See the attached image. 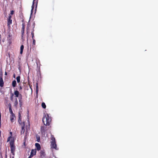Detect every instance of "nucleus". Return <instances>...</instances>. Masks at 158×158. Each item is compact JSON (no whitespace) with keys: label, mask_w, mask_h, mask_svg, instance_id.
I'll return each instance as SVG.
<instances>
[{"label":"nucleus","mask_w":158,"mask_h":158,"mask_svg":"<svg viewBox=\"0 0 158 158\" xmlns=\"http://www.w3.org/2000/svg\"><path fill=\"white\" fill-rule=\"evenodd\" d=\"M14 94L16 97H18L20 94H19V92L17 90H16L14 91Z\"/></svg>","instance_id":"nucleus-11"},{"label":"nucleus","mask_w":158,"mask_h":158,"mask_svg":"<svg viewBox=\"0 0 158 158\" xmlns=\"http://www.w3.org/2000/svg\"><path fill=\"white\" fill-rule=\"evenodd\" d=\"M36 141L38 142H40V136L37 135H36Z\"/></svg>","instance_id":"nucleus-21"},{"label":"nucleus","mask_w":158,"mask_h":158,"mask_svg":"<svg viewBox=\"0 0 158 158\" xmlns=\"http://www.w3.org/2000/svg\"><path fill=\"white\" fill-rule=\"evenodd\" d=\"M4 82L2 78V75L0 76V86L3 87L4 86Z\"/></svg>","instance_id":"nucleus-7"},{"label":"nucleus","mask_w":158,"mask_h":158,"mask_svg":"<svg viewBox=\"0 0 158 158\" xmlns=\"http://www.w3.org/2000/svg\"><path fill=\"white\" fill-rule=\"evenodd\" d=\"M9 139H8V140H7V141H9Z\"/></svg>","instance_id":"nucleus-35"},{"label":"nucleus","mask_w":158,"mask_h":158,"mask_svg":"<svg viewBox=\"0 0 158 158\" xmlns=\"http://www.w3.org/2000/svg\"><path fill=\"white\" fill-rule=\"evenodd\" d=\"M33 45H35V40L34 39H33Z\"/></svg>","instance_id":"nucleus-26"},{"label":"nucleus","mask_w":158,"mask_h":158,"mask_svg":"<svg viewBox=\"0 0 158 158\" xmlns=\"http://www.w3.org/2000/svg\"><path fill=\"white\" fill-rule=\"evenodd\" d=\"M21 111H19V113H18V116H19V119H21Z\"/></svg>","instance_id":"nucleus-23"},{"label":"nucleus","mask_w":158,"mask_h":158,"mask_svg":"<svg viewBox=\"0 0 158 158\" xmlns=\"http://www.w3.org/2000/svg\"><path fill=\"white\" fill-rule=\"evenodd\" d=\"M51 117L48 114H47L46 115H44L42 119L44 125L45 126H49L51 123Z\"/></svg>","instance_id":"nucleus-1"},{"label":"nucleus","mask_w":158,"mask_h":158,"mask_svg":"<svg viewBox=\"0 0 158 158\" xmlns=\"http://www.w3.org/2000/svg\"><path fill=\"white\" fill-rule=\"evenodd\" d=\"M18 122H19V124H21V119H19V120H18Z\"/></svg>","instance_id":"nucleus-30"},{"label":"nucleus","mask_w":158,"mask_h":158,"mask_svg":"<svg viewBox=\"0 0 158 158\" xmlns=\"http://www.w3.org/2000/svg\"><path fill=\"white\" fill-rule=\"evenodd\" d=\"M8 106L9 107V112H11V111H12V108H11V104L10 103H9L8 104Z\"/></svg>","instance_id":"nucleus-17"},{"label":"nucleus","mask_w":158,"mask_h":158,"mask_svg":"<svg viewBox=\"0 0 158 158\" xmlns=\"http://www.w3.org/2000/svg\"><path fill=\"white\" fill-rule=\"evenodd\" d=\"M24 48L23 45H21L20 48V54H22L23 52V51Z\"/></svg>","instance_id":"nucleus-14"},{"label":"nucleus","mask_w":158,"mask_h":158,"mask_svg":"<svg viewBox=\"0 0 158 158\" xmlns=\"http://www.w3.org/2000/svg\"><path fill=\"white\" fill-rule=\"evenodd\" d=\"M28 38H27V41L28 42ZM27 43H28V42H27Z\"/></svg>","instance_id":"nucleus-38"},{"label":"nucleus","mask_w":158,"mask_h":158,"mask_svg":"<svg viewBox=\"0 0 158 158\" xmlns=\"http://www.w3.org/2000/svg\"><path fill=\"white\" fill-rule=\"evenodd\" d=\"M9 37H10V35H9Z\"/></svg>","instance_id":"nucleus-37"},{"label":"nucleus","mask_w":158,"mask_h":158,"mask_svg":"<svg viewBox=\"0 0 158 158\" xmlns=\"http://www.w3.org/2000/svg\"><path fill=\"white\" fill-rule=\"evenodd\" d=\"M28 27L27 28V34H28Z\"/></svg>","instance_id":"nucleus-31"},{"label":"nucleus","mask_w":158,"mask_h":158,"mask_svg":"<svg viewBox=\"0 0 158 158\" xmlns=\"http://www.w3.org/2000/svg\"><path fill=\"white\" fill-rule=\"evenodd\" d=\"M35 146L37 148V150L38 151H39L41 148V147L40 145L38 143H35Z\"/></svg>","instance_id":"nucleus-10"},{"label":"nucleus","mask_w":158,"mask_h":158,"mask_svg":"<svg viewBox=\"0 0 158 158\" xmlns=\"http://www.w3.org/2000/svg\"><path fill=\"white\" fill-rule=\"evenodd\" d=\"M19 105L20 107H21L23 105V100L22 95L21 94H20V97L19 98Z\"/></svg>","instance_id":"nucleus-8"},{"label":"nucleus","mask_w":158,"mask_h":158,"mask_svg":"<svg viewBox=\"0 0 158 158\" xmlns=\"http://www.w3.org/2000/svg\"><path fill=\"white\" fill-rule=\"evenodd\" d=\"M16 80L18 83H19L20 81V76H18L16 77Z\"/></svg>","instance_id":"nucleus-20"},{"label":"nucleus","mask_w":158,"mask_h":158,"mask_svg":"<svg viewBox=\"0 0 158 158\" xmlns=\"http://www.w3.org/2000/svg\"><path fill=\"white\" fill-rule=\"evenodd\" d=\"M18 102L17 98L15 99V102H14V106L15 107H17Z\"/></svg>","instance_id":"nucleus-13"},{"label":"nucleus","mask_w":158,"mask_h":158,"mask_svg":"<svg viewBox=\"0 0 158 158\" xmlns=\"http://www.w3.org/2000/svg\"><path fill=\"white\" fill-rule=\"evenodd\" d=\"M11 18L12 16L10 15H9V17L7 19V26H8V27H10V25L12 24V20L11 19Z\"/></svg>","instance_id":"nucleus-5"},{"label":"nucleus","mask_w":158,"mask_h":158,"mask_svg":"<svg viewBox=\"0 0 158 158\" xmlns=\"http://www.w3.org/2000/svg\"><path fill=\"white\" fill-rule=\"evenodd\" d=\"M36 152V149H32L30 156L33 157L34 155H35Z\"/></svg>","instance_id":"nucleus-9"},{"label":"nucleus","mask_w":158,"mask_h":158,"mask_svg":"<svg viewBox=\"0 0 158 158\" xmlns=\"http://www.w3.org/2000/svg\"><path fill=\"white\" fill-rule=\"evenodd\" d=\"M14 156H13L12 157V158H14Z\"/></svg>","instance_id":"nucleus-36"},{"label":"nucleus","mask_w":158,"mask_h":158,"mask_svg":"<svg viewBox=\"0 0 158 158\" xmlns=\"http://www.w3.org/2000/svg\"><path fill=\"white\" fill-rule=\"evenodd\" d=\"M22 27L21 29V37L23 41L24 40V38L23 37V35L24 34V30L25 28V25L24 23H23L22 24Z\"/></svg>","instance_id":"nucleus-4"},{"label":"nucleus","mask_w":158,"mask_h":158,"mask_svg":"<svg viewBox=\"0 0 158 158\" xmlns=\"http://www.w3.org/2000/svg\"><path fill=\"white\" fill-rule=\"evenodd\" d=\"M5 75L6 76L7 75V73L6 72H5Z\"/></svg>","instance_id":"nucleus-32"},{"label":"nucleus","mask_w":158,"mask_h":158,"mask_svg":"<svg viewBox=\"0 0 158 158\" xmlns=\"http://www.w3.org/2000/svg\"><path fill=\"white\" fill-rule=\"evenodd\" d=\"M10 134H12V132H10Z\"/></svg>","instance_id":"nucleus-40"},{"label":"nucleus","mask_w":158,"mask_h":158,"mask_svg":"<svg viewBox=\"0 0 158 158\" xmlns=\"http://www.w3.org/2000/svg\"><path fill=\"white\" fill-rule=\"evenodd\" d=\"M12 85L13 87H15L16 86V82L15 80H14L12 81Z\"/></svg>","instance_id":"nucleus-16"},{"label":"nucleus","mask_w":158,"mask_h":158,"mask_svg":"<svg viewBox=\"0 0 158 158\" xmlns=\"http://www.w3.org/2000/svg\"><path fill=\"white\" fill-rule=\"evenodd\" d=\"M26 139V138H25L24 139V140H25Z\"/></svg>","instance_id":"nucleus-39"},{"label":"nucleus","mask_w":158,"mask_h":158,"mask_svg":"<svg viewBox=\"0 0 158 158\" xmlns=\"http://www.w3.org/2000/svg\"><path fill=\"white\" fill-rule=\"evenodd\" d=\"M45 151L44 150H41L40 152V157L41 158H43L45 157Z\"/></svg>","instance_id":"nucleus-6"},{"label":"nucleus","mask_w":158,"mask_h":158,"mask_svg":"<svg viewBox=\"0 0 158 158\" xmlns=\"http://www.w3.org/2000/svg\"><path fill=\"white\" fill-rule=\"evenodd\" d=\"M11 114V115H15V114L13 113V111L11 112H10Z\"/></svg>","instance_id":"nucleus-28"},{"label":"nucleus","mask_w":158,"mask_h":158,"mask_svg":"<svg viewBox=\"0 0 158 158\" xmlns=\"http://www.w3.org/2000/svg\"><path fill=\"white\" fill-rule=\"evenodd\" d=\"M32 157V156H30L28 157V158H31Z\"/></svg>","instance_id":"nucleus-33"},{"label":"nucleus","mask_w":158,"mask_h":158,"mask_svg":"<svg viewBox=\"0 0 158 158\" xmlns=\"http://www.w3.org/2000/svg\"><path fill=\"white\" fill-rule=\"evenodd\" d=\"M19 90H21L22 89V87L21 86H20L19 87Z\"/></svg>","instance_id":"nucleus-29"},{"label":"nucleus","mask_w":158,"mask_h":158,"mask_svg":"<svg viewBox=\"0 0 158 158\" xmlns=\"http://www.w3.org/2000/svg\"><path fill=\"white\" fill-rule=\"evenodd\" d=\"M34 27H35V26L34 25V26H33V31H32L31 32V35H32V39H34Z\"/></svg>","instance_id":"nucleus-19"},{"label":"nucleus","mask_w":158,"mask_h":158,"mask_svg":"<svg viewBox=\"0 0 158 158\" xmlns=\"http://www.w3.org/2000/svg\"><path fill=\"white\" fill-rule=\"evenodd\" d=\"M46 127L45 126L41 127L40 128V131L42 133H44L46 131L45 129Z\"/></svg>","instance_id":"nucleus-12"},{"label":"nucleus","mask_w":158,"mask_h":158,"mask_svg":"<svg viewBox=\"0 0 158 158\" xmlns=\"http://www.w3.org/2000/svg\"><path fill=\"white\" fill-rule=\"evenodd\" d=\"M38 91V84L37 83H36V92L37 93Z\"/></svg>","instance_id":"nucleus-25"},{"label":"nucleus","mask_w":158,"mask_h":158,"mask_svg":"<svg viewBox=\"0 0 158 158\" xmlns=\"http://www.w3.org/2000/svg\"><path fill=\"white\" fill-rule=\"evenodd\" d=\"M14 96V94H12L11 95L10 97V100L13 101V97Z\"/></svg>","instance_id":"nucleus-24"},{"label":"nucleus","mask_w":158,"mask_h":158,"mask_svg":"<svg viewBox=\"0 0 158 158\" xmlns=\"http://www.w3.org/2000/svg\"><path fill=\"white\" fill-rule=\"evenodd\" d=\"M14 10H11V11H10V14L11 15H13L14 14Z\"/></svg>","instance_id":"nucleus-27"},{"label":"nucleus","mask_w":158,"mask_h":158,"mask_svg":"<svg viewBox=\"0 0 158 158\" xmlns=\"http://www.w3.org/2000/svg\"><path fill=\"white\" fill-rule=\"evenodd\" d=\"M13 77L14 78L15 77V74H14V75H13Z\"/></svg>","instance_id":"nucleus-34"},{"label":"nucleus","mask_w":158,"mask_h":158,"mask_svg":"<svg viewBox=\"0 0 158 158\" xmlns=\"http://www.w3.org/2000/svg\"><path fill=\"white\" fill-rule=\"evenodd\" d=\"M51 148L58 150V148H57L56 144L55 138L53 135H51Z\"/></svg>","instance_id":"nucleus-2"},{"label":"nucleus","mask_w":158,"mask_h":158,"mask_svg":"<svg viewBox=\"0 0 158 158\" xmlns=\"http://www.w3.org/2000/svg\"><path fill=\"white\" fill-rule=\"evenodd\" d=\"M11 153L14 156H15V146L14 144V141L11 140L10 142Z\"/></svg>","instance_id":"nucleus-3"},{"label":"nucleus","mask_w":158,"mask_h":158,"mask_svg":"<svg viewBox=\"0 0 158 158\" xmlns=\"http://www.w3.org/2000/svg\"><path fill=\"white\" fill-rule=\"evenodd\" d=\"M25 132L24 126H23L22 127V130L21 132V134H24Z\"/></svg>","instance_id":"nucleus-18"},{"label":"nucleus","mask_w":158,"mask_h":158,"mask_svg":"<svg viewBox=\"0 0 158 158\" xmlns=\"http://www.w3.org/2000/svg\"><path fill=\"white\" fill-rule=\"evenodd\" d=\"M15 118V115H10V120L12 123L14 122V118Z\"/></svg>","instance_id":"nucleus-15"},{"label":"nucleus","mask_w":158,"mask_h":158,"mask_svg":"<svg viewBox=\"0 0 158 158\" xmlns=\"http://www.w3.org/2000/svg\"><path fill=\"white\" fill-rule=\"evenodd\" d=\"M41 105L43 108L45 109L46 108V105L44 102H42Z\"/></svg>","instance_id":"nucleus-22"}]
</instances>
